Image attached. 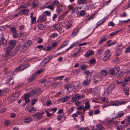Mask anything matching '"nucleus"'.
I'll use <instances>...</instances> for the list:
<instances>
[{"label": "nucleus", "instance_id": "nucleus-1", "mask_svg": "<svg viewBox=\"0 0 130 130\" xmlns=\"http://www.w3.org/2000/svg\"><path fill=\"white\" fill-rule=\"evenodd\" d=\"M41 91L40 89H34L31 91L30 92V96L36 97L39 96L40 94Z\"/></svg>", "mask_w": 130, "mask_h": 130}, {"label": "nucleus", "instance_id": "nucleus-2", "mask_svg": "<svg viewBox=\"0 0 130 130\" xmlns=\"http://www.w3.org/2000/svg\"><path fill=\"white\" fill-rule=\"evenodd\" d=\"M32 43V42L31 40H28L23 45L22 50V52L25 51L30 46Z\"/></svg>", "mask_w": 130, "mask_h": 130}, {"label": "nucleus", "instance_id": "nucleus-3", "mask_svg": "<svg viewBox=\"0 0 130 130\" xmlns=\"http://www.w3.org/2000/svg\"><path fill=\"white\" fill-rule=\"evenodd\" d=\"M10 31L12 33L13 37L15 38L18 37H21V36H18V34H17V31L15 28L13 27H11L10 28Z\"/></svg>", "mask_w": 130, "mask_h": 130}, {"label": "nucleus", "instance_id": "nucleus-4", "mask_svg": "<svg viewBox=\"0 0 130 130\" xmlns=\"http://www.w3.org/2000/svg\"><path fill=\"white\" fill-rule=\"evenodd\" d=\"M10 50L7 48L6 51V56L9 58H10L15 55V54L10 51Z\"/></svg>", "mask_w": 130, "mask_h": 130}, {"label": "nucleus", "instance_id": "nucleus-5", "mask_svg": "<svg viewBox=\"0 0 130 130\" xmlns=\"http://www.w3.org/2000/svg\"><path fill=\"white\" fill-rule=\"evenodd\" d=\"M43 114V113H41L37 112L34 114L32 116L35 119L39 120L42 118L43 116L42 115Z\"/></svg>", "mask_w": 130, "mask_h": 130}, {"label": "nucleus", "instance_id": "nucleus-6", "mask_svg": "<svg viewBox=\"0 0 130 130\" xmlns=\"http://www.w3.org/2000/svg\"><path fill=\"white\" fill-rule=\"evenodd\" d=\"M15 94L13 95H10V97L11 100L14 101L15 100L20 96L21 94L19 91H17L15 92Z\"/></svg>", "mask_w": 130, "mask_h": 130}, {"label": "nucleus", "instance_id": "nucleus-7", "mask_svg": "<svg viewBox=\"0 0 130 130\" xmlns=\"http://www.w3.org/2000/svg\"><path fill=\"white\" fill-rule=\"evenodd\" d=\"M115 88V86L113 84L110 85L105 91V92L108 94L110 92H111L112 90Z\"/></svg>", "mask_w": 130, "mask_h": 130}, {"label": "nucleus", "instance_id": "nucleus-8", "mask_svg": "<svg viewBox=\"0 0 130 130\" xmlns=\"http://www.w3.org/2000/svg\"><path fill=\"white\" fill-rule=\"evenodd\" d=\"M123 74L122 70L120 69L115 74V75L116 77H117L118 78H120L123 76Z\"/></svg>", "mask_w": 130, "mask_h": 130}, {"label": "nucleus", "instance_id": "nucleus-9", "mask_svg": "<svg viewBox=\"0 0 130 130\" xmlns=\"http://www.w3.org/2000/svg\"><path fill=\"white\" fill-rule=\"evenodd\" d=\"M29 10L27 8H25V9H23L19 12V14L21 15H28V14L29 12Z\"/></svg>", "mask_w": 130, "mask_h": 130}, {"label": "nucleus", "instance_id": "nucleus-10", "mask_svg": "<svg viewBox=\"0 0 130 130\" xmlns=\"http://www.w3.org/2000/svg\"><path fill=\"white\" fill-rule=\"evenodd\" d=\"M16 41L14 40H12L9 42L10 45L7 48L8 49H11L13 48L15 46L16 44Z\"/></svg>", "mask_w": 130, "mask_h": 130}, {"label": "nucleus", "instance_id": "nucleus-11", "mask_svg": "<svg viewBox=\"0 0 130 130\" xmlns=\"http://www.w3.org/2000/svg\"><path fill=\"white\" fill-rule=\"evenodd\" d=\"M47 18L43 14L39 17V21L40 22H44L46 21Z\"/></svg>", "mask_w": 130, "mask_h": 130}, {"label": "nucleus", "instance_id": "nucleus-12", "mask_svg": "<svg viewBox=\"0 0 130 130\" xmlns=\"http://www.w3.org/2000/svg\"><path fill=\"white\" fill-rule=\"evenodd\" d=\"M125 113L122 111H119L116 114V116L115 117L114 119H116L123 117Z\"/></svg>", "mask_w": 130, "mask_h": 130}, {"label": "nucleus", "instance_id": "nucleus-13", "mask_svg": "<svg viewBox=\"0 0 130 130\" xmlns=\"http://www.w3.org/2000/svg\"><path fill=\"white\" fill-rule=\"evenodd\" d=\"M39 4V2L38 0H35L32 2L31 9L35 8Z\"/></svg>", "mask_w": 130, "mask_h": 130}, {"label": "nucleus", "instance_id": "nucleus-14", "mask_svg": "<svg viewBox=\"0 0 130 130\" xmlns=\"http://www.w3.org/2000/svg\"><path fill=\"white\" fill-rule=\"evenodd\" d=\"M21 66H20L16 68L14 71L12 72V74H11V75L13 76V75H14L17 74L18 72H19L20 71H21Z\"/></svg>", "mask_w": 130, "mask_h": 130}, {"label": "nucleus", "instance_id": "nucleus-15", "mask_svg": "<svg viewBox=\"0 0 130 130\" xmlns=\"http://www.w3.org/2000/svg\"><path fill=\"white\" fill-rule=\"evenodd\" d=\"M94 54V52L91 50L88 51L87 53L85 54V57H88L91 55Z\"/></svg>", "mask_w": 130, "mask_h": 130}, {"label": "nucleus", "instance_id": "nucleus-16", "mask_svg": "<svg viewBox=\"0 0 130 130\" xmlns=\"http://www.w3.org/2000/svg\"><path fill=\"white\" fill-rule=\"evenodd\" d=\"M96 128L94 129H92V130H103L104 129V127L101 124H98L96 125Z\"/></svg>", "mask_w": 130, "mask_h": 130}, {"label": "nucleus", "instance_id": "nucleus-17", "mask_svg": "<svg viewBox=\"0 0 130 130\" xmlns=\"http://www.w3.org/2000/svg\"><path fill=\"white\" fill-rule=\"evenodd\" d=\"M107 40L106 37L105 36H103L100 38V40L98 43V44H101L103 42H104Z\"/></svg>", "mask_w": 130, "mask_h": 130}, {"label": "nucleus", "instance_id": "nucleus-18", "mask_svg": "<svg viewBox=\"0 0 130 130\" xmlns=\"http://www.w3.org/2000/svg\"><path fill=\"white\" fill-rule=\"evenodd\" d=\"M3 73H4V75H5L7 74V75L9 76L10 75H11L12 74L9 73V71L8 70V68L7 67H5L4 68V70L3 71ZM11 75H10V77H11Z\"/></svg>", "mask_w": 130, "mask_h": 130}, {"label": "nucleus", "instance_id": "nucleus-19", "mask_svg": "<svg viewBox=\"0 0 130 130\" xmlns=\"http://www.w3.org/2000/svg\"><path fill=\"white\" fill-rule=\"evenodd\" d=\"M120 46V45H118L117 47L118 48L116 51V56H119L122 52L121 48H119Z\"/></svg>", "mask_w": 130, "mask_h": 130}, {"label": "nucleus", "instance_id": "nucleus-20", "mask_svg": "<svg viewBox=\"0 0 130 130\" xmlns=\"http://www.w3.org/2000/svg\"><path fill=\"white\" fill-rule=\"evenodd\" d=\"M73 87L72 84H71L68 83L64 85V87L66 89H67L68 91L72 87Z\"/></svg>", "mask_w": 130, "mask_h": 130}, {"label": "nucleus", "instance_id": "nucleus-21", "mask_svg": "<svg viewBox=\"0 0 130 130\" xmlns=\"http://www.w3.org/2000/svg\"><path fill=\"white\" fill-rule=\"evenodd\" d=\"M37 76L36 73H34L28 79L29 82H31L35 79V78Z\"/></svg>", "mask_w": 130, "mask_h": 130}, {"label": "nucleus", "instance_id": "nucleus-22", "mask_svg": "<svg viewBox=\"0 0 130 130\" xmlns=\"http://www.w3.org/2000/svg\"><path fill=\"white\" fill-rule=\"evenodd\" d=\"M68 41H66L64 42L60 47L57 49V51H58L60 50L61 48H62L65 46L67 45H68Z\"/></svg>", "mask_w": 130, "mask_h": 130}, {"label": "nucleus", "instance_id": "nucleus-23", "mask_svg": "<svg viewBox=\"0 0 130 130\" xmlns=\"http://www.w3.org/2000/svg\"><path fill=\"white\" fill-rule=\"evenodd\" d=\"M53 57V56L52 55H51L48 56L45 58L44 59V60L45 61V63H47L48 61L52 58Z\"/></svg>", "mask_w": 130, "mask_h": 130}, {"label": "nucleus", "instance_id": "nucleus-24", "mask_svg": "<svg viewBox=\"0 0 130 130\" xmlns=\"http://www.w3.org/2000/svg\"><path fill=\"white\" fill-rule=\"evenodd\" d=\"M81 97L78 94H77L75 95V96L73 97L72 98V100L74 102H75L77 100L80 98Z\"/></svg>", "mask_w": 130, "mask_h": 130}, {"label": "nucleus", "instance_id": "nucleus-25", "mask_svg": "<svg viewBox=\"0 0 130 130\" xmlns=\"http://www.w3.org/2000/svg\"><path fill=\"white\" fill-rule=\"evenodd\" d=\"M100 74L101 75L106 76L108 74V72L105 70H102L100 72Z\"/></svg>", "mask_w": 130, "mask_h": 130}, {"label": "nucleus", "instance_id": "nucleus-26", "mask_svg": "<svg viewBox=\"0 0 130 130\" xmlns=\"http://www.w3.org/2000/svg\"><path fill=\"white\" fill-rule=\"evenodd\" d=\"M90 82V79H86L84 80L82 83V84L83 85H89Z\"/></svg>", "mask_w": 130, "mask_h": 130}, {"label": "nucleus", "instance_id": "nucleus-27", "mask_svg": "<svg viewBox=\"0 0 130 130\" xmlns=\"http://www.w3.org/2000/svg\"><path fill=\"white\" fill-rule=\"evenodd\" d=\"M13 80L12 79V78L11 77L8 80L7 82H6V83L8 85H11L13 84Z\"/></svg>", "mask_w": 130, "mask_h": 130}, {"label": "nucleus", "instance_id": "nucleus-28", "mask_svg": "<svg viewBox=\"0 0 130 130\" xmlns=\"http://www.w3.org/2000/svg\"><path fill=\"white\" fill-rule=\"evenodd\" d=\"M124 94L127 95H128L129 94V89L128 88L126 87L125 88H123V89Z\"/></svg>", "mask_w": 130, "mask_h": 130}, {"label": "nucleus", "instance_id": "nucleus-29", "mask_svg": "<svg viewBox=\"0 0 130 130\" xmlns=\"http://www.w3.org/2000/svg\"><path fill=\"white\" fill-rule=\"evenodd\" d=\"M69 99V97L68 96H66L61 99V100L63 102H65L68 101Z\"/></svg>", "mask_w": 130, "mask_h": 130}, {"label": "nucleus", "instance_id": "nucleus-30", "mask_svg": "<svg viewBox=\"0 0 130 130\" xmlns=\"http://www.w3.org/2000/svg\"><path fill=\"white\" fill-rule=\"evenodd\" d=\"M66 28H67V29H68L70 28L72 26V24H71V22L70 21H68L66 23Z\"/></svg>", "mask_w": 130, "mask_h": 130}, {"label": "nucleus", "instance_id": "nucleus-31", "mask_svg": "<svg viewBox=\"0 0 130 130\" xmlns=\"http://www.w3.org/2000/svg\"><path fill=\"white\" fill-rule=\"evenodd\" d=\"M43 14L46 17L47 16H51V12L48 11H44L43 13Z\"/></svg>", "mask_w": 130, "mask_h": 130}, {"label": "nucleus", "instance_id": "nucleus-32", "mask_svg": "<svg viewBox=\"0 0 130 130\" xmlns=\"http://www.w3.org/2000/svg\"><path fill=\"white\" fill-rule=\"evenodd\" d=\"M85 107L88 109L90 110V106L89 102L88 101H87L85 103Z\"/></svg>", "mask_w": 130, "mask_h": 130}, {"label": "nucleus", "instance_id": "nucleus-33", "mask_svg": "<svg viewBox=\"0 0 130 130\" xmlns=\"http://www.w3.org/2000/svg\"><path fill=\"white\" fill-rule=\"evenodd\" d=\"M32 121L31 118H27L25 119V122L26 123H28Z\"/></svg>", "mask_w": 130, "mask_h": 130}, {"label": "nucleus", "instance_id": "nucleus-34", "mask_svg": "<svg viewBox=\"0 0 130 130\" xmlns=\"http://www.w3.org/2000/svg\"><path fill=\"white\" fill-rule=\"evenodd\" d=\"M78 2L79 4H84L86 3V0H78Z\"/></svg>", "mask_w": 130, "mask_h": 130}, {"label": "nucleus", "instance_id": "nucleus-35", "mask_svg": "<svg viewBox=\"0 0 130 130\" xmlns=\"http://www.w3.org/2000/svg\"><path fill=\"white\" fill-rule=\"evenodd\" d=\"M120 105V102L118 101H116L115 103H113L112 104L110 105L111 106H117Z\"/></svg>", "mask_w": 130, "mask_h": 130}, {"label": "nucleus", "instance_id": "nucleus-36", "mask_svg": "<svg viewBox=\"0 0 130 130\" xmlns=\"http://www.w3.org/2000/svg\"><path fill=\"white\" fill-rule=\"evenodd\" d=\"M59 3L58 1L57 0L54 1L52 3V5L54 6H56V5H58Z\"/></svg>", "mask_w": 130, "mask_h": 130}, {"label": "nucleus", "instance_id": "nucleus-37", "mask_svg": "<svg viewBox=\"0 0 130 130\" xmlns=\"http://www.w3.org/2000/svg\"><path fill=\"white\" fill-rule=\"evenodd\" d=\"M5 41V42H6V41L5 40V39L4 37L3 36L1 38V40L0 41V44H3L4 43V41Z\"/></svg>", "mask_w": 130, "mask_h": 130}, {"label": "nucleus", "instance_id": "nucleus-38", "mask_svg": "<svg viewBox=\"0 0 130 130\" xmlns=\"http://www.w3.org/2000/svg\"><path fill=\"white\" fill-rule=\"evenodd\" d=\"M30 5V3L29 2L26 3L23 5L22 7L23 8H26L28 7Z\"/></svg>", "mask_w": 130, "mask_h": 130}, {"label": "nucleus", "instance_id": "nucleus-39", "mask_svg": "<svg viewBox=\"0 0 130 130\" xmlns=\"http://www.w3.org/2000/svg\"><path fill=\"white\" fill-rule=\"evenodd\" d=\"M77 32V29H75L72 34V36H74L76 35Z\"/></svg>", "mask_w": 130, "mask_h": 130}, {"label": "nucleus", "instance_id": "nucleus-40", "mask_svg": "<svg viewBox=\"0 0 130 130\" xmlns=\"http://www.w3.org/2000/svg\"><path fill=\"white\" fill-rule=\"evenodd\" d=\"M36 17H34L31 18V23L34 24L36 22Z\"/></svg>", "mask_w": 130, "mask_h": 130}, {"label": "nucleus", "instance_id": "nucleus-41", "mask_svg": "<svg viewBox=\"0 0 130 130\" xmlns=\"http://www.w3.org/2000/svg\"><path fill=\"white\" fill-rule=\"evenodd\" d=\"M10 122L9 121H5L4 123V126H7L9 125L10 124Z\"/></svg>", "mask_w": 130, "mask_h": 130}, {"label": "nucleus", "instance_id": "nucleus-42", "mask_svg": "<svg viewBox=\"0 0 130 130\" xmlns=\"http://www.w3.org/2000/svg\"><path fill=\"white\" fill-rule=\"evenodd\" d=\"M43 69H40L37 72L35 73H36V75L37 74H39L41 73L44 70Z\"/></svg>", "mask_w": 130, "mask_h": 130}, {"label": "nucleus", "instance_id": "nucleus-43", "mask_svg": "<svg viewBox=\"0 0 130 130\" xmlns=\"http://www.w3.org/2000/svg\"><path fill=\"white\" fill-rule=\"evenodd\" d=\"M110 74L111 75H112L115 74V71L112 68L110 69L109 70Z\"/></svg>", "mask_w": 130, "mask_h": 130}, {"label": "nucleus", "instance_id": "nucleus-44", "mask_svg": "<svg viewBox=\"0 0 130 130\" xmlns=\"http://www.w3.org/2000/svg\"><path fill=\"white\" fill-rule=\"evenodd\" d=\"M6 92V90L4 89H2L0 90V96L1 95H3L4 93H5Z\"/></svg>", "mask_w": 130, "mask_h": 130}, {"label": "nucleus", "instance_id": "nucleus-45", "mask_svg": "<svg viewBox=\"0 0 130 130\" xmlns=\"http://www.w3.org/2000/svg\"><path fill=\"white\" fill-rule=\"evenodd\" d=\"M126 84L128 85V83H127L125 82H122V83H121V85L122 87H123V88H125V85Z\"/></svg>", "mask_w": 130, "mask_h": 130}, {"label": "nucleus", "instance_id": "nucleus-46", "mask_svg": "<svg viewBox=\"0 0 130 130\" xmlns=\"http://www.w3.org/2000/svg\"><path fill=\"white\" fill-rule=\"evenodd\" d=\"M118 31H116L115 32H113L112 33H111L109 35V36H111V37L113 36L116 33H118Z\"/></svg>", "mask_w": 130, "mask_h": 130}, {"label": "nucleus", "instance_id": "nucleus-47", "mask_svg": "<svg viewBox=\"0 0 130 130\" xmlns=\"http://www.w3.org/2000/svg\"><path fill=\"white\" fill-rule=\"evenodd\" d=\"M30 96V93H26L24 94V99L25 98H28V97Z\"/></svg>", "mask_w": 130, "mask_h": 130}, {"label": "nucleus", "instance_id": "nucleus-48", "mask_svg": "<svg viewBox=\"0 0 130 130\" xmlns=\"http://www.w3.org/2000/svg\"><path fill=\"white\" fill-rule=\"evenodd\" d=\"M46 8H48V9H49L52 10H53L54 8L53 7V6L52 5H49L47 6Z\"/></svg>", "mask_w": 130, "mask_h": 130}, {"label": "nucleus", "instance_id": "nucleus-49", "mask_svg": "<svg viewBox=\"0 0 130 130\" xmlns=\"http://www.w3.org/2000/svg\"><path fill=\"white\" fill-rule=\"evenodd\" d=\"M37 100L38 99H35L32 100L31 101L32 105L33 106L35 104V103L37 101Z\"/></svg>", "mask_w": 130, "mask_h": 130}, {"label": "nucleus", "instance_id": "nucleus-50", "mask_svg": "<svg viewBox=\"0 0 130 130\" xmlns=\"http://www.w3.org/2000/svg\"><path fill=\"white\" fill-rule=\"evenodd\" d=\"M117 43V42L116 41H114V42L108 44L107 45V46L108 47H109L111 45L115 44Z\"/></svg>", "mask_w": 130, "mask_h": 130}, {"label": "nucleus", "instance_id": "nucleus-51", "mask_svg": "<svg viewBox=\"0 0 130 130\" xmlns=\"http://www.w3.org/2000/svg\"><path fill=\"white\" fill-rule=\"evenodd\" d=\"M103 23V22L102 21H99L96 24V28L99 26L100 25L102 24Z\"/></svg>", "mask_w": 130, "mask_h": 130}, {"label": "nucleus", "instance_id": "nucleus-52", "mask_svg": "<svg viewBox=\"0 0 130 130\" xmlns=\"http://www.w3.org/2000/svg\"><path fill=\"white\" fill-rule=\"evenodd\" d=\"M130 80V78L129 77H128L127 78H125L124 82H125L128 83H128L129 82V81Z\"/></svg>", "mask_w": 130, "mask_h": 130}, {"label": "nucleus", "instance_id": "nucleus-53", "mask_svg": "<svg viewBox=\"0 0 130 130\" xmlns=\"http://www.w3.org/2000/svg\"><path fill=\"white\" fill-rule=\"evenodd\" d=\"M38 27L39 29L41 30H43L44 28V26L41 24L39 25Z\"/></svg>", "mask_w": 130, "mask_h": 130}, {"label": "nucleus", "instance_id": "nucleus-54", "mask_svg": "<svg viewBox=\"0 0 130 130\" xmlns=\"http://www.w3.org/2000/svg\"><path fill=\"white\" fill-rule=\"evenodd\" d=\"M85 13V11L84 10H82L80 12L79 15L81 16H83Z\"/></svg>", "mask_w": 130, "mask_h": 130}, {"label": "nucleus", "instance_id": "nucleus-55", "mask_svg": "<svg viewBox=\"0 0 130 130\" xmlns=\"http://www.w3.org/2000/svg\"><path fill=\"white\" fill-rule=\"evenodd\" d=\"M57 108H51L50 109V111H53L54 112H55L57 110Z\"/></svg>", "mask_w": 130, "mask_h": 130}, {"label": "nucleus", "instance_id": "nucleus-56", "mask_svg": "<svg viewBox=\"0 0 130 130\" xmlns=\"http://www.w3.org/2000/svg\"><path fill=\"white\" fill-rule=\"evenodd\" d=\"M115 24L112 22H110L108 23V26H114Z\"/></svg>", "mask_w": 130, "mask_h": 130}, {"label": "nucleus", "instance_id": "nucleus-57", "mask_svg": "<svg viewBox=\"0 0 130 130\" xmlns=\"http://www.w3.org/2000/svg\"><path fill=\"white\" fill-rule=\"evenodd\" d=\"M45 61L43 60L42 62H41L40 63V65L41 66H44L46 64V63H45Z\"/></svg>", "mask_w": 130, "mask_h": 130}, {"label": "nucleus", "instance_id": "nucleus-58", "mask_svg": "<svg viewBox=\"0 0 130 130\" xmlns=\"http://www.w3.org/2000/svg\"><path fill=\"white\" fill-rule=\"evenodd\" d=\"M43 41L42 39L41 38H40L38 40L37 43H38L40 44L42 43Z\"/></svg>", "mask_w": 130, "mask_h": 130}, {"label": "nucleus", "instance_id": "nucleus-59", "mask_svg": "<svg viewBox=\"0 0 130 130\" xmlns=\"http://www.w3.org/2000/svg\"><path fill=\"white\" fill-rule=\"evenodd\" d=\"M58 36V35L56 33H54L52 34L51 35V37L54 38L57 37Z\"/></svg>", "mask_w": 130, "mask_h": 130}, {"label": "nucleus", "instance_id": "nucleus-60", "mask_svg": "<svg viewBox=\"0 0 130 130\" xmlns=\"http://www.w3.org/2000/svg\"><path fill=\"white\" fill-rule=\"evenodd\" d=\"M52 103L51 101L50 100H49L47 101L46 104V105L48 106L50 105Z\"/></svg>", "mask_w": 130, "mask_h": 130}, {"label": "nucleus", "instance_id": "nucleus-61", "mask_svg": "<svg viewBox=\"0 0 130 130\" xmlns=\"http://www.w3.org/2000/svg\"><path fill=\"white\" fill-rule=\"evenodd\" d=\"M62 11V9L60 8H58V9H57V12L58 13H60Z\"/></svg>", "mask_w": 130, "mask_h": 130}, {"label": "nucleus", "instance_id": "nucleus-62", "mask_svg": "<svg viewBox=\"0 0 130 130\" xmlns=\"http://www.w3.org/2000/svg\"><path fill=\"white\" fill-rule=\"evenodd\" d=\"M58 43L57 42H55L52 43V47H56Z\"/></svg>", "mask_w": 130, "mask_h": 130}, {"label": "nucleus", "instance_id": "nucleus-63", "mask_svg": "<svg viewBox=\"0 0 130 130\" xmlns=\"http://www.w3.org/2000/svg\"><path fill=\"white\" fill-rule=\"evenodd\" d=\"M130 52V48L129 47H128L126 49L125 51V52L126 53H127Z\"/></svg>", "mask_w": 130, "mask_h": 130}, {"label": "nucleus", "instance_id": "nucleus-64", "mask_svg": "<svg viewBox=\"0 0 130 130\" xmlns=\"http://www.w3.org/2000/svg\"><path fill=\"white\" fill-rule=\"evenodd\" d=\"M89 128L88 127H87L86 128H80L79 130H89Z\"/></svg>", "mask_w": 130, "mask_h": 130}]
</instances>
